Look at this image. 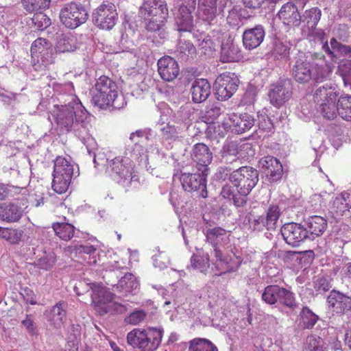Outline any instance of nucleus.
Segmentation results:
<instances>
[{
    "mask_svg": "<svg viewBox=\"0 0 351 351\" xmlns=\"http://www.w3.org/2000/svg\"><path fill=\"white\" fill-rule=\"evenodd\" d=\"M191 266L201 272L205 271L209 267V256L194 255L191 258Z\"/></svg>",
    "mask_w": 351,
    "mask_h": 351,
    "instance_id": "49",
    "label": "nucleus"
},
{
    "mask_svg": "<svg viewBox=\"0 0 351 351\" xmlns=\"http://www.w3.org/2000/svg\"><path fill=\"white\" fill-rule=\"evenodd\" d=\"M259 165L270 182L279 180L283 173L282 165L275 157L267 156L259 160Z\"/></svg>",
    "mask_w": 351,
    "mask_h": 351,
    "instance_id": "20",
    "label": "nucleus"
},
{
    "mask_svg": "<svg viewBox=\"0 0 351 351\" xmlns=\"http://www.w3.org/2000/svg\"><path fill=\"white\" fill-rule=\"evenodd\" d=\"M3 233L2 239L12 244H18L22 239L23 232L18 229L5 228Z\"/></svg>",
    "mask_w": 351,
    "mask_h": 351,
    "instance_id": "50",
    "label": "nucleus"
},
{
    "mask_svg": "<svg viewBox=\"0 0 351 351\" xmlns=\"http://www.w3.org/2000/svg\"><path fill=\"white\" fill-rule=\"evenodd\" d=\"M242 57L239 47L233 43H223L221 45L220 60L222 62L239 61Z\"/></svg>",
    "mask_w": 351,
    "mask_h": 351,
    "instance_id": "33",
    "label": "nucleus"
},
{
    "mask_svg": "<svg viewBox=\"0 0 351 351\" xmlns=\"http://www.w3.org/2000/svg\"><path fill=\"white\" fill-rule=\"evenodd\" d=\"M279 350L280 348L278 345L274 344L271 339H266L263 341V344L261 346L260 348L257 350V351H277Z\"/></svg>",
    "mask_w": 351,
    "mask_h": 351,
    "instance_id": "63",
    "label": "nucleus"
},
{
    "mask_svg": "<svg viewBox=\"0 0 351 351\" xmlns=\"http://www.w3.org/2000/svg\"><path fill=\"white\" fill-rule=\"evenodd\" d=\"M239 144L237 141L226 143L219 152L220 160L226 165H232L239 159Z\"/></svg>",
    "mask_w": 351,
    "mask_h": 351,
    "instance_id": "32",
    "label": "nucleus"
},
{
    "mask_svg": "<svg viewBox=\"0 0 351 351\" xmlns=\"http://www.w3.org/2000/svg\"><path fill=\"white\" fill-rule=\"evenodd\" d=\"M277 16L287 26L298 27L302 23V16L298 7L291 2L284 4Z\"/></svg>",
    "mask_w": 351,
    "mask_h": 351,
    "instance_id": "22",
    "label": "nucleus"
},
{
    "mask_svg": "<svg viewBox=\"0 0 351 351\" xmlns=\"http://www.w3.org/2000/svg\"><path fill=\"white\" fill-rule=\"evenodd\" d=\"M223 112L221 105L217 103L208 104L204 110L202 111V119L206 123H213Z\"/></svg>",
    "mask_w": 351,
    "mask_h": 351,
    "instance_id": "36",
    "label": "nucleus"
},
{
    "mask_svg": "<svg viewBox=\"0 0 351 351\" xmlns=\"http://www.w3.org/2000/svg\"><path fill=\"white\" fill-rule=\"evenodd\" d=\"M189 351H218L209 340L197 338L190 341Z\"/></svg>",
    "mask_w": 351,
    "mask_h": 351,
    "instance_id": "45",
    "label": "nucleus"
},
{
    "mask_svg": "<svg viewBox=\"0 0 351 351\" xmlns=\"http://www.w3.org/2000/svg\"><path fill=\"white\" fill-rule=\"evenodd\" d=\"M256 95V87L250 84L247 86V90L243 95V101L244 102L245 104H252L255 101Z\"/></svg>",
    "mask_w": 351,
    "mask_h": 351,
    "instance_id": "57",
    "label": "nucleus"
},
{
    "mask_svg": "<svg viewBox=\"0 0 351 351\" xmlns=\"http://www.w3.org/2000/svg\"><path fill=\"white\" fill-rule=\"evenodd\" d=\"M321 16L322 12L318 8H312L304 12L302 22L305 23L309 29H314L319 21Z\"/></svg>",
    "mask_w": 351,
    "mask_h": 351,
    "instance_id": "41",
    "label": "nucleus"
},
{
    "mask_svg": "<svg viewBox=\"0 0 351 351\" xmlns=\"http://www.w3.org/2000/svg\"><path fill=\"white\" fill-rule=\"evenodd\" d=\"M280 232L286 243L293 247L298 246L301 242L308 239L304 226L300 223H286L282 226Z\"/></svg>",
    "mask_w": 351,
    "mask_h": 351,
    "instance_id": "18",
    "label": "nucleus"
},
{
    "mask_svg": "<svg viewBox=\"0 0 351 351\" xmlns=\"http://www.w3.org/2000/svg\"><path fill=\"white\" fill-rule=\"evenodd\" d=\"M70 97L71 100L67 104L56 107V122L61 130L72 131L78 138L85 140L88 135L89 126L86 110L73 96Z\"/></svg>",
    "mask_w": 351,
    "mask_h": 351,
    "instance_id": "1",
    "label": "nucleus"
},
{
    "mask_svg": "<svg viewBox=\"0 0 351 351\" xmlns=\"http://www.w3.org/2000/svg\"><path fill=\"white\" fill-rule=\"evenodd\" d=\"M206 132L210 138H217L224 136V132L221 130L220 125H210Z\"/></svg>",
    "mask_w": 351,
    "mask_h": 351,
    "instance_id": "61",
    "label": "nucleus"
},
{
    "mask_svg": "<svg viewBox=\"0 0 351 351\" xmlns=\"http://www.w3.org/2000/svg\"><path fill=\"white\" fill-rule=\"evenodd\" d=\"M112 285L116 287L119 291L132 292L138 288V283L132 274L127 273L121 277L117 285Z\"/></svg>",
    "mask_w": 351,
    "mask_h": 351,
    "instance_id": "38",
    "label": "nucleus"
},
{
    "mask_svg": "<svg viewBox=\"0 0 351 351\" xmlns=\"http://www.w3.org/2000/svg\"><path fill=\"white\" fill-rule=\"evenodd\" d=\"M51 43L45 38H38L32 44L31 53L38 58L43 59L44 56L48 53V50L51 49Z\"/></svg>",
    "mask_w": 351,
    "mask_h": 351,
    "instance_id": "42",
    "label": "nucleus"
},
{
    "mask_svg": "<svg viewBox=\"0 0 351 351\" xmlns=\"http://www.w3.org/2000/svg\"><path fill=\"white\" fill-rule=\"evenodd\" d=\"M162 333L163 330L161 328H136L128 334L127 341L129 345L141 351H155L161 343Z\"/></svg>",
    "mask_w": 351,
    "mask_h": 351,
    "instance_id": "6",
    "label": "nucleus"
},
{
    "mask_svg": "<svg viewBox=\"0 0 351 351\" xmlns=\"http://www.w3.org/2000/svg\"><path fill=\"white\" fill-rule=\"evenodd\" d=\"M146 317V313L143 311H135L125 318L128 324L137 325L143 322Z\"/></svg>",
    "mask_w": 351,
    "mask_h": 351,
    "instance_id": "56",
    "label": "nucleus"
},
{
    "mask_svg": "<svg viewBox=\"0 0 351 351\" xmlns=\"http://www.w3.org/2000/svg\"><path fill=\"white\" fill-rule=\"evenodd\" d=\"M23 215L21 207L15 203L4 202L0 204V219L8 223L20 221Z\"/></svg>",
    "mask_w": 351,
    "mask_h": 351,
    "instance_id": "27",
    "label": "nucleus"
},
{
    "mask_svg": "<svg viewBox=\"0 0 351 351\" xmlns=\"http://www.w3.org/2000/svg\"><path fill=\"white\" fill-rule=\"evenodd\" d=\"M153 261L154 265L156 267H159L160 269L167 267L168 264L169 263V258L162 252H159L158 254L154 255L153 256Z\"/></svg>",
    "mask_w": 351,
    "mask_h": 351,
    "instance_id": "58",
    "label": "nucleus"
},
{
    "mask_svg": "<svg viewBox=\"0 0 351 351\" xmlns=\"http://www.w3.org/2000/svg\"><path fill=\"white\" fill-rule=\"evenodd\" d=\"M230 127L237 134L244 133L254 125V119L247 113L229 115Z\"/></svg>",
    "mask_w": 351,
    "mask_h": 351,
    "instance_id": "25",
    "label": "nucleus"
},
{
    "mask_svg": "<svg viewBox=\"0 0 351 351\" xmlns=\"http://www.w3.org/2000/svg\"><path fill=\"white\" fill-rule=\"evenodd\" d=\"M92 102L100 108L112 106L120 109L124 106L125 99L122 95H119L117 86L110 78L103 75L96 82L91 90Z\"/></svg>",
    "mask_w": 351,
    "mask_h": 351,
    "instance_id": "3",
    "label": "nucleus"
},
{
    "mask_svg": "<svg viewBox=\"0 0 351 351\" xmlns=\"http://www.w3.org/2000/svg\"><path fill=\"white\" fill-rule=\"evenodd\" d=\"M161 136L167 141H176L178 138V131L177 128L169 123L160 128Z\"/></svg>",
    "mask_w": 351,
    "mask_h": 351,
    "instance_id": "53",
    "label": "nucleus"
},
{
    "mask_svg": "<svg viewBox=\"0 0 351 351\" xmlns=\"http://www.w3.org/2000/svg\"><path fill=\"white\" fill-rule=\"evenodd\" d=\"M322 344H324V342L321 337L311 335L306 337L304 346L308 351H314Z\"/></svg>",
    "mask_w": 351,
    "mask_h": 351,
    "instance_id": "55",
    "label": "nucleus"
},
{
    "mask_svg": "<svg viewBox=\"0 0 351 351\" xmlns=\"http://www.w3.org/2000/svg\"><path fill=\"white\" fill-rule=\"evenodd\" d=\"M317 111L326 119H334L337 115L338 93L330 86L317 88L313 95Z\"/></svg>",
    "mask_w": 351,
    "mask_h": 351,
    "instance_id": "7",
    "label": "nucleus"
},
{
    "mask_svg": "<svg viewBox=\"0 0 351 351\" xmlns=\"http://www.w3.org/2000/svg\"><path fill=\"white\" fill-rule=\"evenodd\" d=\"M93 22L100 29L110 30L117 23L118 13L114 3L104 1L93 12Z\"/></svg>",
    "mask_w": 351,
    "mask_h": 351,
    "instance_id": "13",
    "label": "nucleus"
},
{
    "mask_svg": "<svg viewBox=\"0 0 351 351\" xmlns=\"http://www.w3.org/2000/svg\"><path fill=\"white\" fill-rule=\"evenodd\" d=\"M92 290V302L95 310L100 315L106 314H122L128 311L125 305L114 302V294L99 284L88 283Z\"/></svg>",
    "mask_w": 351,
    "mask_h": 351,
    "instance_id": "5",
    "label": "nucleus"
},
{
    "mask_svg": "<svg viewBox=\"0 0 351 351\" xmlns=\"http://www.w3.org/2000/svg\"><path fill=\"white\" fill-rule=\"evenodd\" d=\"M68 304L61 300L57 302L47 315V321L56 328H60L66 320Z\"/></svg>",
    "mask_w": 351,
    "mask_h": 351,
    "instance_id": "26",
    "label": "nucleus"
},
{
    "mask_svg": "<svg viewBox=\"0 0 351 351\" xmlns=\"http://www.w3.org/2000/svg\"><path fill=\"white\" fill-rule=\"evenodd\" d=\"M198 10L204 21L211 22L217 14V0H199Z\"/></svg>",
    "mask_w": 351,
    "mask_h": 351,
    "instance_id": "35",
    "label": "nucleus"
},
{
    "mask_svg": "<svg viewBox=\"0 0 351 351\" xmlns=\"http://www.w3.org/2000/svg\"><path fill=\"white\" fill-rule=\"evenodd\" d=\"M176 53L182 60H187L195 56L196 49L192 43L180 40L177 45Z\"/></svg>",
    "mask_w": 351,
    "mask_h": 351,
    "instance_id": "37",
    "label": "nucleus"
},
{
    "mask_svg": "<svg viewBox=\"0 0 351 351\" xmlns=\"http://www.w3.org/2000/svg\"><path fill=\"white\" fill-rule=\"evenodd\" d=\"M56 234L64 241H69L73 237L74 226L68 223H56L52 226Z\"/></svg>",
    "mask_w": 351,
    "mask_h": 351,
    "instance_id": "43",
    "label": "nucleus"
},
{
    "mask_svg": "<svg viewBox=\"0 0 351 351\" xmlns=\"http://www.w3.org/2000/svg\"><path fill=\"white\" fill-rule=\"evenodd\" d=\"M239 83L238 77L233 73H223L219 75L214 83L217 99L228 100L236 92Z\"/></svg>",
    "mask_w": 351,
    "mask_h": 351,
    "instance_id": "15",
    "label": "nucleus"
},
{
    "mask_svg": "<svg viewBox=\"0 0 351 351\" xmlns=\"http://www.w3.org/2000/svg\"><path fill=\"white\" fill-rule=\"evenodd\" d=\"M74 175L73 165L65 158L58 156L54 161L52 188L58 193H65Z\"/></svg>",
    "mask_w": 351,
    "mask_h": 351,
    "instance_id": "9",
    "label": "nucleus"
},
{
    "mask_svg": "<svg viewBox=\"0 0 351 351\" xmlns=\"http://www.w3.org/2000/svg\"><path fill=\"white\" fill-rule=\"evenodd\" d=\"M21 325L26 330L27 332L31 336L38 335L37 325L34 318L32 315H26L24 319L21 321Z\"/></svg>",
    "mask_w": 351,
    "mask_h": 351,
    "instance_id": "54",
    "label": "nucleus"
},
{
    "mask_svg": "<svg viewBox=\"0 0 351 351\" xmlns=\"http://www.w3.org/2000/svg\"><path fill=\"white\" fill-rule=\"evenodd\" d=\"M330 287L329 280L324 277L318 278L315 282V289L317 291L326 292L328 291Z\"/></svg>",
    "mask_w": 351,
    "mask_h": 351,
    "instance_id": "60",
    "label": "nucleus"
},
{
    "mask_svg": "<svg viewBox=\"0 0 351 351\" xmlns=\"http://www.w3.org/2000/svg\"><path fill=\"white\" fill-rule=\"evenodd\" d=\"M157 65L160 76L165 81H173L180 73L177 61L170 56H167L160 58Z\"/></svg>",
    "mask_w": 351,
    "mask_h": 351,
    "instance_id": "21",
    "label": "nucleus"
},
{
    "mask_svg": "<svg viewBox=\"0 0 351 351\" xmlns=\"http://www.w3.org/2000/svg\"><path fill=\"white\" fill-rule=\"evenodd\" d=\"M208 172L182 173L180 181L185 191L197 193L198 196L207 197L206 176Z\"/></svg>",
    "mask_w": 351,
    "mask_h": 351,
    "instance_id": "14",
    "label": "nucleus"
},
{
    "mask_svg": "<svg viewBox=\"0 0 351 351\" xmlns=\"http://www.w3.org/2000/svg\"><path fill=\"white\" fill-rule=\"evenodd\" d=\"M337 114L344 120L351 121V95H341L338 98Z\"/></svg>",
    "mask_w": 351,
    "mask_h": 351,
    "instance_id": "40",
    "label": "nucleus"
},
{
    "mask_svg": "<svg viewBox=\"0 0 351 351\" xmlns=\"http://www.w3.org/2000/svg\"><path fill=\"white\" fill-rule=\"evenodd\" d=\"M261 298L266 304L269 305L279 303L292 310L298 306L294 293L277 285L267 286L263 290Z\"/></svg>",
    "mask_w": 351,
    "mask_h": 351,
    "instance_id": "11",
    "label": "nucleus"
},
{
    "mask_svg": "<svg viewBox=\"0 0 351 351\" xmlns=\"http://www.w3.org/2000/svg\"><path fill=\"white\" fill-rule=\"evenodd\" d=\"M96 249L95 247L90 245H77L73 247L71 252L75 251L76 254H91L95 252Z\"/></svg>",
    "mask_w": 351,
    "mask_h": 351,
    "instance_id": "62",
    "label": "nucleus"
},
{
    "mask_svg": "<svg viewBox=\"0 0 351 351\" xmlns=\"http://www.w3.org/2000/svg\"><path fill=\"white\" fill-rule=\"evenodd\" d=\"M290 47L280 41H276L273 48V56L277 59H284L289 57Z\"/></svg>",
    "mask_w": 351,
    "mask_h": 351,
    "instance_id": "52",
    "label": "nucleus"
},
{
    "mask_svg": "<svg viewBox=\"0 0 351 351\" xmlns=\"http://www.w3.org/2000/svg\"><path fill=\"white\" fill-rule=\"evenodd\" d=\"M291 71L292 77L297 82L306 84L311 80L319 82L327 79L331 73V69L326 64L309 62L304 53L299 52Z\"/></svg>",
    "mask_w": 351,
    "mask_h": 351,
    "instance_id": "2",
    "label": "nucleus"
},
{
    "mask_svg": "<svg viewBox=\"0 0 351 351\" xmlns=\"http://www.w3.org/2000/svg\"><path fill=\"white\" fill-rule=\"evenodd\" d=\"M24 9L28 12H37L49 8L51 0H21Z\"/></svg>",
    "mask_w": 351,
    "mask_h": 351,
    "instance_id": "44",
    "label": "nucleus"
},
{
    "mask_svg": "<svg viewBox=\"0 0 351 351\" xmlns=\"http://www.w3.org/2000/svg\"><path fill=\"white\" fill-rule=\"evenodd\" d=\"M191 93L194 103H202L210 95V84L206 79H197L192 84Z\"/></svg>",
    "mask_w": 351,
    "mask_h": 351,
    "instance_id": "29",
    "label": "nucleus"
},
{
    "mask_svg": "<svg viewBox=\"0 0 351 351\" xmlns=\"http://www.w3.org/2000/svg\"><path fill=\"white\" fill-rule=\"evenodd\" d=\"M71 330L73 334L68 337V341L65 345L64 349L62 351H77L78 350V337L80 336V326L78 325H72Z\"/></svg>",
    "mask_w": 351,
    "mask_h": 351,
    "instance_id": "46",
    "label": "nucleus"
},
{
    "mask_svg": "<svg viewBox=\"0 0 351 351\" xmlns=\"http://www.w3.org/2000/svg\"><path fill=\"white\" fill-rule=\"evenodd\" d=\"M240 16L239 10L236 8H233L228 12V15L226 18L227 23L232 27H236L239 23Z\"/></svg>",
    "mask_w": 351,
    "mask_h": 351,
    "instance_id": "59",
    "label": "nucleus"
},
{
    "mask_svg": "<svg viewBox=\"0 0 351 351\" xmlns=\"http://www.w3.org/2000/svg\"><path fill=\"white\" fill-rule=\"evenodd\" d=\"M322 48L333 61H337L339 56L351 57L350 47L341 43L335 38L330 39V46L326 43Z\"/></svg>",
    "mask_w": 351,
    "mask_h": 351,
    "instance_id": "30",
    "label": "nucleus"
},
{
    "mask_svg": "<svg viewBox=\"0 0 351 351\" xmlns=\"http://www.w3.org/2000/svg\"><path fill=\"white\" fill-rule=\"evenodd\" d=\"M196 5L193 1L190 3H182L175 14V27L179 32H191L193 29V16Z\"/></svg>",
    "mask_w": 351,
    "mask_h": 351,
    "instance_id": "16",
    "label": "nucleus"
},
{
    "mask_svg": "<svg viewBox=\"0 0 351 351\" xmlns=\"http://www.w3.org/2000/svg\"><path fill=\"white\" fill-rule=\"evenodd\" d=\"M300 316L304 328L308 329L312 328L319 319V317L308 307L302 309Z\"/></svg>",
    "mask_w": 351,
    "mask_h": 351,
    "instance_id": "47",
    "label": "nucleus"
},
{
    "mask_svg": "<svg viewBox=\"0 0 351 351\" xmlns=\"http://www.w3.org/2000/svg\"><path fill=\"white\" fill-rule=\"evenodd\" d=\"M191 157L193 162L196 164L198 171L208 172V166L213 160V153L209 147L204 143H199L193 145Z\"/></svg>",
    "mask_w": 351,
    "mask_h": 351,
    "instance_id": "19",
    "label": "nucleus"
},
{
    "mask_svg": "<svg viewBox=\"0 0 351 351\" xmlns=\"http://www.w3.org/2000/svg\"><path fill=\"white\" fill-rule=\"evenodd\" d=\"M258 171L250 166H243L232 171L229 176L230 182L237 189L240 195L245 198L257 184L258 178Z\"/></svg>",
    "mask_w": 351,
    "mask_h": 351,
    "instance_id": "8",
    "label": "nucleus"
},
{
    "mask_svg": "<svg viewBox=\"0 0 351 351\" xmlns=\"http://www.w3.org/2000/svg\"><path fill=\"white\" fill-rule=\"evenodd\" d=\"M280 215L279 207L272 205L269 207L265 215L255 216L248 214L245 217L244 224L248 226L251 232H261L264 228L268 230H276Z\"/></svg>",
    "mask_w": 351,
    "mask_h": 351,
    "instance_id": "10",
    "label": "nucleus"
},
{
    "mask_svg": "<svg viewBox=\"0 0 351 351\" xmlns=\"http://www.w3.org/2000/svg\"><path fill=\"white\" fill-rule=\"evenodd\" d=\"M231 171L232 168L230 167L221 166L218 168L216 175L219 179L224 180L228 176H230V174L232 173Z\"/></svg>",
    "mask_w": 351,
    "mask_h": 351,
    "instance_id": "64",
    "label": "nucleus"
},
{
    "mask_svg": "<svg viewBox=\"0 0 351 351\" xmlns=\"http://www.w3.org/2000/svg\"><path fill=\"white\" fill-rule=\"evenodd\" d=\"M111 176L117 182L124 183L130 177L132 172L130 167L123 164V160L115 158L110 162Z\"/></svg>",
    "mask_w": 351,
    "mask_h": 351,
    "instance_id": "31",
    "label": "nucleus"
},
{
    "mask_svg": "<svg viewBox=\"0 0 351 351\" xmlns=\"http://www.w3.org/2000/svg\"><path fill=\"white\" fill-rule=\"evenodd\" d=\"M265 36V28L261 25L247 29L243 33V46L248 50L254 49L263 43Z\"/></svg>",
    "mask_w": 351,
    "mask_h": 351,
    "instance_id": "23",
    "label": "nucleus"
},
{
    "mask_svg": "<svg viewBox=\"0 0 351 351\" xmlns=\"http://www.w3.org/2000/svg\"><path fill=\"white\" fill-rule=\"evenodd\" d=\"M329 306L336 313H344L351 311V298L339 291H332L328 297Z\"/></svg>",
    "mask_w": 351,
    "mask_h": 351,
    "instance_id": "24",
    "label": "nucleus"
},
{
    "mask_svg": "<svg viewBox=\"0 0 351 351\" xmlns=\"http://www.w3.org/2000/svg\"><path fill=\"white\" fill-rule=\"evenodd\" d=\"M138 16L146 21L145 27L148 31L160 29L169 16L165 0H143Z\"/></svg>",
    "mask_w": 351,
    "mask_h": 351,
    "instance_id": "4",
    "label": "nucleus"
},
{
    "mask_svg": "<svg viewBox=\"0 0 351 351\" xmlns=\"http://www.w3.org/2000/svg\"><path fill=\"white\" fill-rule=\"evenodd\" d=\"M304 226L308 232V239L313 240L324 232L327 228V221L320 216H311L304 221Z\"/></svg>",
    "mask_w": 351,
    "mask_h": 351,
    "instance_id": "28",
    "label": "nucleus"
},
{
    "mask_svg": "<svg viewBox=\"0 0 351 351\" xmlns=\"http://www.w3.org/2000/svg\"><path fill=\"white\" fill-rule=\"evenodd\" d=\"M333 204L339 208L341 213L351 208V191L341 193L340 197H335Z\"/></svg>",
    "mask_w": 351,
    "mask_h": 351,
    "instance_id": "48",
    "label": "nucleus"
},
{
    "mask_svg": "<svg viewBox=\"0 0 351 351\" xmlns=\"http://www.w3.org/2000/svg\"><path fill=\"white\" fill-rule=\"evenodd\" d=\"M234 186H232L229 184H226L222 187L221 191V195L230 200H232L234 204L237 207L243 206L247 203V198L243 195H240L239 193L236 194L234 191Z\"/></svg>",
    "mask_w": 351,
    "mask_h": 351,
    "instance_id": "39",
    "label": "nucleus"
},
{
    "mask_svg": "<svg viewBox=\"0 0 351 351\" xmlns=\"http://www.w3.org/2000/svg\"><path fill=\"white\" fill-rule=\"evenodd\" d=\"M32 23L38 30H43L51 25V20L43 11H38L35 12Z\"/></svg>",
    "mask_w": 351,
    "mask_h": 351,
    "instance_id": "51",
    "label": "nucleus"
},
{
    "mask_svg": "<svg viewBox=\"0 0 351 351\" xmlns=\"http://www.w3.org/2000/svg\"><path fill=\"white\" fill-rule=\"evenodd\" d=\"M291 83L290 80H282L271 86L268 96L270 103L276 106L280 107L291 97Z\"/></svg>",
    "mask_w": 351,
    "mask_h": 351,
    "instance_id": "17",
    "label": "nucleus"
},
{
    "mask_svg": "<svg viewBox=\"0 0 351 351\" xmlns=\"http://www.w3.org/2000/svg\"><path fill=\"white\" fill-rule=\"evenodd\" d=\"M88 12L81 4L72 2L65 5L60 13L61 22L71 29H75L88 19Z\"/></svg>",
    "mask_w": 351,
    "mask_h": 351,
    "instance_id": "12",
    "label": "nucleus"
},
{
    "mask_svg": "<svg viewBox=\"0 0 351 351\" xmlns=\"http://www.w3.org/2000/svg\"><path fill=\"white\" fill-rule=\"evenodd\" d=\"M206 239L213 246H225L228 241L227 232L219 227L208 228L206 230Z\"/></svg>",
    "mask_w": 351,
    "mask_h": 351,
    "instance_id": "34",
    "label": "nucleus"
}]
</instances>
